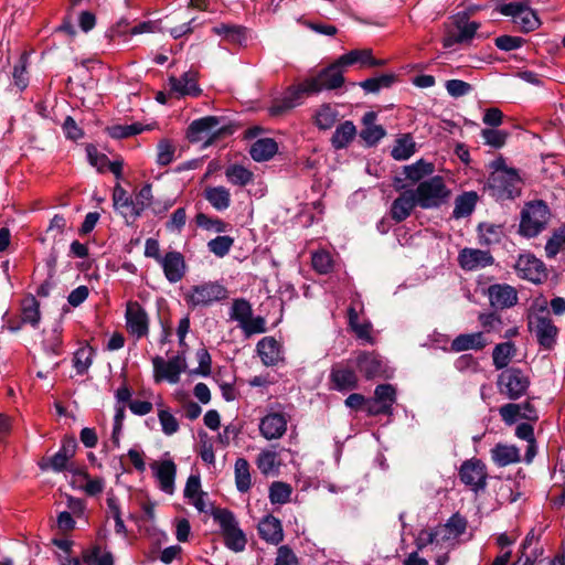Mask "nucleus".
Returning <instances> with one entry per match:
<instances>
[{"label": "nucleus", "mask_w": 565, "mask_h": 565, "mask_svg": "<svg viewBox=\"0 0 565 565\" xmlns=\"http://www.w3.org/2000/svg\"><path fill=\"white\" fill-rule=\"evenodd\" d=\"M308 85L309 81L305 78L299 84L289 86L281 98L274 100L268 109L269 115L273 117L281 116L286 111L301 105L306 96L315 95Z\"/></svg>", "instance_id": "nucleus-12"}, {"label": "nucleus", "mask_w": 565, "mask_h": 565, "mask_svg": "<svg viewBox=\"0 0 565 565\" xmlns=\"http://www.w3.org/2000/svg\"><path fill=\"white\" fill-rule=\"evenodd\" d=\"M94 350L92 347H83L76 350L73 356V366L78 375L87 373L93 363Z\"/></svg>", "instance_id": "nucleus-49"}, {"label": "nucleus", "mask_w": 565, "mask_h": 565, "mask_svg": "<svg viewBox=\"0 0 565 565\" xmlns=\"http://www.w3.org/2000/svg\"><path fill=\"white\" fill-rule=\"evenodd\" d=\"M29 57L26 53H22L18 62L13 66L12 81L13 86L19 92H23L29 85V73H28Z\"/></svg>", "instance_id": "nucleus-45"}, {"label": "nucleus", "mask_w": 565, "mask_h": 565, "mask_svg": "<svg viewBox=\"0 0 565 565\" xmlns=\"http://www.w3.org/2000/svg\"><path fill=\"white\" fill-rule=\"evenodd\" d=\"M418 206L424 210L438 209L449 200L451 194L440 175H433L413 189Z\"/></svg>", "instance_id": "nucleus-2"}, {"label": "nucleus", "mask_w": 565, "mask_h": 565, "mask_svg": "<svg viewBox=\"0 0 565 565\" xmlns=\"http://www.w3.org/2000/svg\"><path fill=\"white\" fill-rule=\"evenodd\" d=\"M529 329L535 334L536 341L541 348L546 351L554 349L558 328L548 316H534L529 321Z\"/></svg>", "instance_id": "nucleus-16"}, {"label": "nucleus", "mask_w": 565, "mask_h": 565, "mask_svg": "<svg viewBox=\"0 0 565 565\" xmlns=\"http://www.w3.org/2000/svg\"><path fill=\"white\" fill-rule=\"evenodd\" d=\"M520 178L513 169H497L488 178L486 191L497 201L513 200L520 195Z\"/></svg>", "instance_id": "nucleus-3"}, {"label": "nucleus", "mask_w": 565, "mask_h": 565, "mask_svg": "<svg viewBox=\"0 0 565 565\" xmlns=\"http://www.w3.org/2000/svg\"><path fill=\"white\" fill-rule=\"evenodd\" d=\"M45 355L58 356L62 354V331L58 327L52 330V333L43 340Z\"/></svg>", "instance_id": "nucleus-57"}, {"label": "nucleus", "mask_w": 565, "mask_h": 565, "mask_svg": "<svg viewBox=\"0 0 565 565\" xmlns=\"http://www.w3.org/2000/svg\"><path fill=\"white\" fill-rule=\"evenodd\" d=\"M218 124L220 120L215 116H206L193 120L188 128L186 137L191 142L204 140V146H209L221 136L231 134V129L225 127L215 129Z\"/></svg>", "instance_id": "nucleus-10"}, {"label": "nucleus", "mask_w": 565, "mask_h": 565, "mask_svg": "<svg viewBox=\"0 0 565 565\" xmlns=\"http://www.w3.org/2000/svg\"><path fill=\"white\" fill-rule=\"evenodd\" d=\"M77 441L73 435H66L61 441V447L53 456L42 457L38 466L42 471L52 470L56 473L63 471H73L72 459L77 450Z\"/></svg>", "instance_id": "nucleus-6"}, {"label": "nucleus", "mask_w": 565, "mask_h": 565, "mask_svg": "<svg viewBox=\"0 0 565 565\" xmlns=\"http://www.w3.org/2000/svg\"><path fill=\"white\" fill-rule=\"evenodd\" d=\"M253 315L252 305L245 298H236L232 302L230 318L237 321L239 327L244 324Z\"/></svg>", "instance_id": "nucleus-47"}, {"label": "nucleus", "mask_w": 565, "mask_h": 565, "mask_svg": "<svg viewBox=\"0 0 565 565\" xmlns=\"http://www.w3.org/2000/svg\"><path fill=\"white\" fill-rule=\"evenodd\" d=\"M531 1L532 0H521L504 3L498 7V11L503 15L511 17L522 32L529 33L541 25L537 13L527 6Z\"/></svg>", "instance_id": "nucleus-7"}, {"label": "nucleus", "mask_w": 565, "mask_h": 565, "mask_svg": "<svg viewBox=\"0 0 565 565\" xmlns=\"http://www.w3.org/2000/svg\"><path fill=\"white\" fill-rule=\"evenodd\" d=\"M278 151V145L273 138L257 139L249 149V154L256 162L270 160Z\"/></svg>", "instance_id": "nucleus-34"}, {"label": "nucleus", "mask_w": 565, "mask_h": 565, "mask_svg": "<svg viewBox=\"0 0 565 565\" xmlns=\"http://www.w3.org/2000/svg\"><path fill=\"white\" fill-rule=\"evenodd\" d=\"M175 147L169 139H161L157 146V163L168 166L174 159Z\"/></svg>", "instance_id": "nucleus-59"}, {"label": "nucleus", "mask_w": 565, "mask_h": 565, "mask_svg": "<svg viewBox=\"0 0 565 565\" xmlns=\"http://www.w3.org/2000/svg\"><path fill=\"white\" fill-rule=\"evenodd\" d=\"M372 50H351L345 54H342L337 58L339 64L345 70L348 66L359 64L361 67L367 66L369 63H373Z\"/></svg>", "instance_id": "nucleus-44"}, {"label": "nucleus", "mask_w": 565, "mask_h": 565, "mask_svg": "<svg viewBox=\"0 0 565 565\" xmlns=\"http://www.w3.org/2000/svg\"><path fill=\"white\" fill-rule=\"evenodd\" d=\"M491 459L499 467H505L521 461L520 450L516 446L497 444L491 449Z\"/></svg>", "instance_id": "nucleus-33"}, {"label": "nucleus", "mask_w": 565, "mask_h": 565, "mask_svg": "<svg viewBox=\"0 0 565 565\" xmlns=\"http://www.w3.org/2000/svg\"><path fill=\"white\" fill-rule=\"evenodd\" d=\"M356 135V128L354 124L347 120L335 128V131L331 138V145L334 149H343L354 139Z\"/></svg>", "instance_id": "nucleus-37"}, {"label": "nucleus", "mask_w": 565, "mask_h": 565, "mask_svg": "<svg viewBox=\"0 0 565 565\" xmlns=\"http://www.w3.org/2000/svg\"><path fill=\"white\" fill-rule=\"evenodd\" d=\"M257 530L260 539L269 544L277 545L284 540L281 522L271 514H268L260 520Z\"/></svg>", "instance_id": "nucleus-27"}, {"label": "nucleus", "mask_w": 565, "mask_h": 565, "mask_svg": "<svg viewBox=\"0 0 565 565\" xmlns=\"http://www.w3.org/2000/svg\"><path fill=\"white\" fill-rule=\"evenodd\" d=\"M152 365L156 382L166 380L171 384H177L180 381V374L186 367L184 352H181L168 361L157 355L152 359Z\"/></svg>", "instance_id": "nucleus-15"}, {"label": "nucleus", "mask_w": 565, "mask_h": 565, "mask_svg": "<svg viewBox=\"0 0 565 565\" xmlns=\"http://www.w3.org/2000/svg\"><path fill=\"white\" fill-rule=\"evenodd\" d=\"M256 349L266 366L277 365L284 360L281 345L274 337H265L259 340Z\"/></svg>", "instance_id": "nucleus-25"}, {"label": "nucleus", "mask_w": 565, "mask_h": 565, "mask_svg": "<svg viewBox=\"0 0 565 565\" xmlns=\"http://www.w3.org/2000/svg\"><path fill=\"white\" fill-rule=\"evenodd\" d=\"M113 204L127 222L137 220L142 213V204L139 206L119 183L113 191Z\"/></svg>", "instance_id": "nucleus-21"}, {"label": "nucleus", "mask_w": 565, "mask_h": 565, "mask_svg": "<svg viewBox=\"0 0 565 565\" xmlns=\"http://www.w3.org/2000/svg\"><path fill=\"white\" fill-rule=\"evenodd\" d=\"M169 84L171 92L179 96H198L201 93L195 75L190 72H185L180 77L171 76Z\"/></svg>", "instance_id": "nucleus-31"}, {"label": "nucleus", "mask_w": 565, "mask_h": 565, "mask_svg": "<svg viewBox=\"0 0 565 565\" xmlns=\"http://www.w3.org/2000/svg\"><path fill=\"white\" fill-rule=\"evenodd\" d=\"M514 267L519 277L536 285L543 284L548 276L544 263L531 254L520 255Z\"/></svg>", "instance_id": "nucleus-18"}, {"label": "nucleus", "mask_w": 565, "mask_h": 565, "mask_svg": "<svg viewBox=\"0 0 565 565\" xmlns=\"http://www.w3.org/2000/svg\"><path fill=\"white\" fill-rule=\"evenodd\" d=\"M337 120V114L330 106H323L316 115V125L318 128L327 130L330 129Z\"/></svg>", "instance_id": "nucleus-62"}, {"label": "nucleus", "mask_w": 565, "mask_h": 565, "mask_svg": "<svg viewBox=\"0 0 565 565\" xmlns=\"http://www.w3.org/2000/svg\"><path fill=\"white\" fill-rule=\"evenodd\" d=\"M83 561L88 565H114V557L110 552L100 554V547L94 546L83 553Z\"/></svg>", "instance_id": "nucleus-53"}, {"label": "nucleus", "mask_w": 565, "mask_h": 565, "mask_svg": "<svg viewBox=\"0 0 565 565\" xmlns=\"http://www.w3.org/2000/svg\"><path fill=\"white\" fill-rule=\"evenodd\" d=\"M477 201L478 195L473 191L465 192L458 195L455 200L452 216L455 218L469 216L473 212Z\"/></svg>", "instance_id": "nucleus-42"}, {"label": "nucleus", "mask_w": 565, "mask_h": 565, "mask_svg": "<svg viewBox=\"0 0 565 565\" xmlns=\"http://www.w3.org/2000/svg\"><path fill=\"white\" fill-rule=\"evenodd\" d=\"M126 328L129 334L137 340L149 333L150 319L145 308L138 301H128L126 305Z\"/></svg>", "instance_id": "nucleus-17"}, {"label": "nucleus", "mask_w": 565, "mask_h": 565, "mask_svg": "<svg viewBox=\"0 0 565 565\" xmlns=\"http://www.w3.org/2000/svg\"><path fill=\"white\" fill-rule=\"evenodd\" d=\"M456 32H449L443 39V47L450 49L455 44L466 43L473 39L478 29L480 28V23L476 21H468L465 18H459L456 20Z\"/></svg>", "instance_id": "nucleus-22"}, {"label": "nucleus", "mask_w": 565, "mask_h": 565, "mask_svg": "<svg viewBox=\"0 0 565 565\" xmlns=\"http://www.w3.org/2000/svg\"><path fill=\"white\" fill-rule=\"evenodd\" d=\"M195 224L206 231L215 233H224L228 228V224L218 217H211L204 213H198L195 215Z\"/></svg>", "instance_id": "nucleus-51"}, {"label": "nucleus", "mask_w": 565, "mask_h": 565, "mask_svg": "<svg viewBox=\"0 0 565 565\" xmlns=\"http://www.w3.org/2000/svg\"><path fill=\"white\" fill-rule=\"evenodd\" d=\"M444 529L448 534L447 537H458L465 533L467 529V520L459 513H455L449 518L447 523L444 525Z\"/></svg>", "instance_id": "nucleus-60"}, {"label": "nucleus", "mask_w": 565, "mask_h": 565, "mask_svg": "<svg viewBox=\"0 0 565 565\" xmlns=\"http://www.w3.org/2000/svg\"><path fill=\"white\" fill-rule=\"evenodd\" d=\"M226 180L237 186H246L254 180V173L242 164L234 163L230 164L225 169Z\"/></svg>", "instance_id": "nucleus-41"}, {"label": "nucleus", "mask_w": 565, "mask_h": 565, "mask_svg": "<svg viewBox=\"0 0 565 565\" xmlns=\"http://www.w3.org/2000/svg\"><path fill=\"white\" fill-rule=\"evenodd\" d=\"M565 248V225L556 230L552 237L546 242L545 254L548 258H554L559 250Z\"/></svg>", "instance_id": "nucleus-56"}, {"label": "nucleus", "mask_w": 565, "mask_h": 565, "mask_svg": "<svg viewBox=\"0 0 565 565\" xmlns=\"http://www.w3.org/2000/svg\"><path fill=\"white\" fill-rule=\"evenodd\" d=\"M203 196L212 207L220 212L227 210L232 203L231 192L223 185L206 186Z\"/></svg>", "instance_id": "nucleus-32"}, {"label": "nucleus", "mask_w": 565, "mask_h": 565, "mask_svg": "<svg viewBox=\"0 0 565 565\" xmlns=\"http://www.w3.org/2000/svg\"><path fill=\"white\" fill-rule=\"evenodd\" d=\"M41 320L40 302L35 296L28 295L21 302V322L38 327Z\"/></svg>", "instance_id": "nucleus-36"}, {"label": "nucleus", "mask_w": 565, "mask_h": 565, "mask_svg": "<svg viewBox=\"0 0 565 565\" xmlns=\"http://www.w3.org/2000/svg\"><path fill=\"white\" fill-rule=\"evenodd\" d=\"M292 488L282 481H274L269 487V500L273 504H285L290 501Z\"/></svg>", "instance_id": "nucleus-50"}, {"label": "nucleus", "mask_w": 565, "mask_h": 565, "mask_svg": "<svg viewBox=\"0 0 565 565\" xmlns=\"http://www.w3.org/2000/svg\"><path fill=\"white\" fill-rule=\"evenodd\" d=\"M516 348L513 342L507 341L494 347L492 352L493 365L497 370H503L508 366L514 356Z\"/></svg>", "instance_id": "nucleus-43"}, {"label": "nucleus", "mask_w": 565, "mask_h": 565, "mask_svg": "<svg viewBox=\"0 0 565 565\" xmlns=\"http://www.w3.org/2000/svg\"><path fill=\"white\" fill-rule=\"evenodd\" d=\"M376 117L374 111H367L362 117L364 128L361 130L360 137L367 146H375L386 134L382 126L375 125Z\"/></svg>", "instance_id": "nucleus-30"}, {"label": "nucleus", "mask_w": 565, "mask_h": 565, "mask_svg": "<svg viewBox=\"0 0 565 565\" xmlns=\"http://www.w3.org/2000/svg\"><path fill=\"white\" fill-rule=\"evenodd\" d=\"M353 363L366 380L387 377L386 364L383 358L375 352L360 351Z\"/></svg>", "instance_id": "nucleus-19"}, {"label": "nucleus", "mask_w": 565, "mask_h": 565, "mask_svg": "<svg viewBox=\"0 0 565 565\" xmlns=\"http://www.w3.org/2000/svg\"><path fill=\"white\" fill-rule=\"evenodd\" d=\"M402 180L396 178L394 181V188L401 191L399 195L392 202L390 209L391 218L395 223H402L411 216L414 209L418 206L416 196L413 189H405V184H401Z\"/></svg>", "instance_id": "nucleus-14"}, {"label": "nucleus", "mask_w": 565, "mask_h": 565, "mask_svg": "<svg viewBox=\"0 0 565 565\" xmlns=\"http://www.w3.org/2000/svg\"><path fill=\"white\" fill-rule=\"evenodd\" d=\"M403 171L405 178L411 181V183L415 184L426 180L425 178L427 177L430 178L435 171V167L433 163L419 159L413 164L405 166Z\"/></svg>", "instance_id": "nucleus-35"}, {"label": "nucleus", "mask_w": 565, "mask_h": 565, "mask_svg": "<svg viewBox=\"0 0 565 565\" xmlns=\"http://www.w3.org/2000/svg\"><path fill=\"white\" fill-rule=\"evenodd\" d=\"M149 125L141 122H134L130 125H114L107 128L108 135L114 139H125L131 136L139 135L146 130H150Z\"/></svg>", "instance_id": "nucleus-46"}, {"label": "nucleus", "mask_w": 565, "mask_h": 565, "mask_svg": "<svg viewBox=\"0 0 565 565\" xmlns=\"http://www.w3.org/2000/svg\"><path fill=\"white\" fill-rule=\"evenodd\" d=\"M212 32L223 36L233 44L242 45L246 41V28L242 25L220 24L212 28Z\"/></svg>", "instance_id": "nucleus-40"}, {"label": "nucleus", "mask_w": 565, "mask_h": 565, "mask_svg": "<svg viewBox=\"0 0 565 565\" xmlns=\"http://www.w3.org/2000/svg\"><path fill=\"white\" fill-rule=\"evenodd\" d=\"M158 418L162 427L163 434L171 436L179 430L178 419L167 409H161L158 413Z\"/></svg>", "instance_id": "nucleus-63"}, {"label": "nucleus", "mask_w": 565, "mask_h": 565, "mask_svg": "<svg viewBox=\"0 0 565 565\" xmlns=\"http://www.w3.org/2000/svg\"><path fill=\"white\" fill-rule=\"evenodd\" d=\"M460 481L471 491H483L488 484V470L486 463L479 458L465 460L458 471Z\"/></svg>", "instance_id": "nucleus-11"}, {"label": "nucleus", "mask_w": 565, "mask_h": 565, "mask_svg": "<svg viewBox=\"0 0 565 565\" xmlns=\"http://www.w3.org/2000/svg\"><path fill=\"white\" fill-rule=\"evenodd\" d=\"M415 152V142L411 135H403L396 139L392 149V157L395 160H407Z\"/></svg>", "instance_id": "nucleus-48"}, {"label": "nucleus", "mask_w": 565, "mask_h": 565, "mask_svg": "<svg viewBox=\"0 0 565 565\" xmlns=\"http://www.w3.org/2000/svg\"><path fill=\"white\" fill-rule=\"evenodd\" d=\"M374 401L380 405H388L392 414L393 404L396 402V390L392 384H380L374 391Z\"/></svg>", "instance_id": "nucleus-54"}, {"label": "nucleus", "mask_w": 565, "mask_h": 565, "mask_svg": "<svg viewBox=\"0 0 565 565\" xmlns=\"http://www.w3.org/2000/svg\"><path fill=\"white\" fill-rule=\"evenodd\" d=\"M160 489L166 493H173L177 466L172 460H163L161 462L151 463Z\"/></svg>", "instance_id": "nucleus-28"}, {"label": "nucleus", "mask_w": 565, "mask_h": 565, "mask_svg": "<svg viewBox=\"0 0 565 565\" xmlns=\"http://www.w3.org/2000/svg\"><path fill=\"white\" fill-rule=\"evenodd\" d=\"M289 416L280 411L271 408L264 417L260 418L258 428L260 435L267 439H279L287 431Z\"/></svg>", "instance_id": "nucleus-20"}, {"label": "nucleus", "mask_w": 565, "mask_h": 565, "mask_svg": "<svg viewBox=\"0 0 565 565\" xmlns=\"http://www.w3.org/2000/svg\"><path fill=\"white\" fill-rule=\"evenodd\" d=\"M250 466L247 459L237 458L234 466L235 484L241 493H246L252 487Z\"/></svg>", "instance_id": "nucleus-39"}, {"label": "nucleus", "mask_w": 565, "mask_h": 565, "mask_svg": "<svg viewBox=\"0 0 565 565\" xmlns=\"http://www.w3.org/2000/svg\"><path fill=\"white\" fill-rule=\"evenodd\" d=\"M215 522L218 523L225 546L235 552H243L247 544L245 533L239 529L238 522L232 511L217 508L212 512Z\"/></svg>", "instance_id": "nucleus-5"}, {"label": "nucleus", "mask_w": 565, "mask_h": 565, "mask_svg": "<svg viewBox=\"0 0 565 565\" xmlns=\"http://www.w3.org/2000/svg\"><path fill=\"white\" fill-rule=\"evenodd\" d=\"M497 385L500 394L515 401L526 394L530 379L519 367H507L498 375Z\"/></svg>", "instance_id": "nucleus-8"}, {"label": "nucleus", "mask_w": 565, "mask_h": 565, "mask_svg": "<svg viewBox=\"0 0 565 565\" xmlns=\"http://www.w3.org/2000/svg\"><path fill=\"white\" fill-rule=\"evenodd\" d=\"M234 245V238L227 235L217 236L207 243L209 250L216 257H225L232 246Z\"/></svg>", "instance_id": "nucleus-55"}, {"label": "nucleus", "mask_w": 565, "mask_h": 565, "mask_svg": "<svg viewBox=\"0 0 565 565\" xmlns=\"http://www.w3.org/2000/svg\"><path fill=\"white\" fill-rule=\"evenodd\" d=\"M550 217L551 212L544 201L537 200L525 203L521 211L519 234L526 238L536 237L546 228Z\"/></svg>", "instance_id": "nucleus-1"}, {"label": "nucleus", "mask_w": 565, "mask_h": 565, "mask_svg": "<svg viewBox=\"0 0 565 565\" xmlns=\"http://www.w3.org/2000/svg\"><path fill=\"white\" fill-rule=\"evenodd\" d=\"M67 227V221L62 214H55L45 231L46 236H51L54 241L58 236H63Z\"/></svg>", "instance_id": "nucleus-64"}, {"label": "nucleus", "mask_w": 565, "mask_h": 565, "mask_svg": "<svg viewBox=\"0 0 565 565\" xmlns=\"http://www.w3.org/2000/svg\"><path fill=\"white\" fill-rule=\"evenodd\" d=\"M354 367L351 359L333 364L329 374L330 388L342 393L359 388V377Z\"/></svg>", "instance_id": "nucleus-13"}, {"label": "nucleus", "mask_w": 565, "mask_h": 565, "mask_svg": "<svg viewBox=\"0 0 565 565\" xmlns=\"http://www.w3.org/2000/svg\"><path fill=\"white\" fill-rule=\"evenodd\" d=\"M344 68L335 60L333 63L321 68L316 75L307 77L310 90L315 95L323 90H335L344 85Z\"/></svg>", "instance_id": "nucleus-9"}, {"label": "nucleus", "mask_w": 565, "mask_h": 565, "mask_svg": "<svg viewBox=\"0 0 565 565\" xmlns=\"http://www.w3.org/2000/svg\"><path fill=\"white\" fill-rule=\"evenodd\" d=\"M481 136L487 145L499 149L505 145L509 134L503 130L487 128L481 130Z\"/></svg>", "instance_id": "nucleus-61"}, {"label": "nucleus", "mask_w": 565, "mask_h": 565, "mask_svg": "<svg viewBox=\"0 0 565 565\" xmlns=\"http://www.w3.org/2000/svg\"><path fill=\"white\" fill-rule=\"evenodd\" d=\"M256 466L264 476L273 473L278 467L277 452L267 449L262 450L256 458Z\"/></svg>", "instance_id": "nucleus-52"}, {"label": "nucleus", "mask_w": 565, "mask_h": 565, "mask_svg": "<svg viewBox=\"0 0 565 565\" xmlns=\"http://www.w3.org/2000/svg\"><path fill=\"white\" fill-rule=\"evenodd\" d=\"M458 262L465 270H477L493 264L490 252L475 248H463L458 255Z\"/></svg>", "instance_id": "nucleus-24"}, {"label": "nucleus", "mask_w": 565, "mask_h": 565, "mask_svg": "<svg viewBox=\"0 0 565 565\" xmlns=\"http://www.w3.org/2000/svg\"><path fill=\"white\" fill-rule=\"evenodd\" d=\"M488 341L483 332L462 333L457 335L450 344L454 352H462L468 350L479 351L487 347Z\"/></svg>", "instance_id": "nucleus-29"}, {"label": "nucleus", "mask_w": 565, "mask_h": 565, "mask_svg": "<svg viewBox=\"0 0 565 565\" xmlns=\"http://www.w3.org/2000/svg\"><path fill=\"white\" fill-rule=\"evenodd\" d=\"M228 297L227 288L218 281H204L191 286L184 294V301L189 308H207L225 300Z\"/></svg>", "instance_id": "nucleus-4"}, {"label": "nucleus", "mask_w": 565, "mask_h": 565, "mask_svg": "<svg viewBox=\"0 0 565 565\" xmlns=\"http://www.w3.org/2000/svg\"><path fill=\"white\" fill-rule=\"evenodd\" d=\"M312 268L321 274H329L333 268V259L327 250H319L312 254L311 257Z\"/></svg>", "instance_id": "nucleus-58"}, {"label": "nucleus", "mask_w": 565, "mask_h": 565, "mask_svg": "<svg viewBox=\"0 0 565 565\" xmlns=\"http://www.w3.org/2000/svg\"><path fill=\"white\" fill-rule=\"evenodd\" d=\"M169 282L175 284L185 276L186 264L184 256L177 250L168 252L159 263Z\"/></svg>", "instance_id": "nucleus-23"}, {"label": "nucleus", "mask_w": 565, "mask_h": 565, "mask_svg": "<svg viewBox=\"0 0 565 565\" xmlns=\"http://www.w3.org/2000/svg\"><path fill=\"white\" fill-rule=\"evenodd\" d=\"M479 243L482 246L499 244L503 236V226L492 223H480L478 226Z\"/></svg>", "instance_id": "nucleus-38"}, {"label": "nucleus", "mask_w": 565, "mask_h": 565, "mask_svg": "<svg viewBox=\"0 0 565 565\" xmlns=\"http://www.w3.org/2000/svg\"><path fill=\"white\" fill-rule=\"evenodd\" d=\"M488 294L491 306L497 309L513 307L518 301L516 290L509 285H492Z\"/></svg>", "instance_id": "nucleus-26"}]
</instances>
